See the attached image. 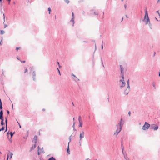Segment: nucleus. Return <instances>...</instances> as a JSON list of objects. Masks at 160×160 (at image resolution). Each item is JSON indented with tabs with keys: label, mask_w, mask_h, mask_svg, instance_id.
<instances>
[{
	"label": "nucleus",
	"mask_w": 160,
	"mask_h": 160,
	"mask_svg": "<svg viewBox=\"0 0 160 160\" xmlns=\"http://www.w3.org/2000/svg\"><path fill=\"white\" fill-rule=\"evenodd\" d=\"M69 142H68V148H67V153L68 154H70V151L69 150Z\"/></svg>",
	"instance_id": "15"
},
{
	"label": "nucleus",
	"mask_w": 160,
	"mask_h": 160,
	"mask_svg": "<svg viewBox=\"0 0 160 160\" xmlns=\"http://www.w3.org/2000/svg\"><path fill=\"white\" fill-rule=\"evenodd\" d=\"M36 144H35L33 146H32V147L31 149V150H32L35 148H36Z\"/></svg>",
	"instance_id": "19"
},
{
	"label": "nucleus",
	"mask_w": 160,
	"mask_h": 160,
	"mask_svg": "<svg viewBox=\"0 0 160 160\" xmlns=\"http://www.w3.org/2000/svg\"><path fill=\"white\" fill-rule=\"evenodd\" d=\"M1 124L2 126H3L4 124V120H1Z\"/></svg>",
	"instance_id": "24"
},
{
	"label": "nucleus",
	"mask_w": 160,
	"mask_h": 160,
	"mask_svg": "<svg viewBox=\"0 0 160 160\" xmlns=\"http://www.w3.org/2000/svg\"><path fill=\"white\" fill-rule=\"evenodd\" d=\"M125 16H126V18H128V16L127 15H126Z\"/></svg>",
	"instance_id": "60"
},
{
	"label": "nucleus",
	"mask_w": 160,
	"mask_h": 160,
	"mask_svg": "<svg viewBox=\"0 0 160 160\" xmlns=\"http://www.w3.org/2000/svg\"><path fill=\"white\" fill-rule=\"evenodd\" d=\"M127 4H125L124 5V8H125L126 9V7H127Z\"/></svg>",
	"instance_id": "48"
},
{
	"label": "nucleus",
	"mask_w": 160,
	"mask_h": 160,
	"mask_svg": "<svg viewBox=\"0 0 160 160\" xmlns=\"http://www.w3.org/2000/svg\"><path fill=\"white\" fill-rule=\"evenodd\" d=\"M152 86L155 89L156 88L155 84L154 82L152 83Z\"/></svg>",
	"instance_id": "33"
},
{
	"label": "nucleus",
	"mask_w": 160,
	"mask_h": 160,
	"mask_svg": "<svg viewBox=\"0 0 160 160\" xmlns=\"http://www.w3.org/2000/svg\"><path fill=\"white\" fill-rule=\"evenodd\" d=\"M79 122V127H82V122Z\"/></svg>",
	"instance_id": "26"
},
{
	"label": "nucleus",
	"mask_w": 160,
	"mask_h": 160,
	"mask_svg": "<svg viewBox=\"0 0 160 160\" xmlns=\"http://www.w3.org/2000/svg\"><path fill=\"white\" fill-rule=\"evenodd\" d=\"M38 151L40 150V152L41 153H44L45 152H44V150H43V148H42L41 149H40L39 147L38 146Z\"/></svg>",
	"instance_id": "13"
},
{
	"label": "nucleus",
	"mask_w": 160,
	"mask_h": 160,
	"mask_svg": "<svg viewBox=\"0 0 160 160\" xmlns=\"http://www.w3.org/2000/svg\"><path fill=\"white\" fill-rule=\"evenodd\" d=\"M30 73L31 74L32 72V77L33 80L34 81H36V78H35V77L36 76V73L35 71L34 70V68L33 67H30Z\"/></svg>",
	"instance_id": "2"
},
{
	"label": "nucleus",
	"mask_w": 160,
	"mask_h": 160,
	"mask_svg": "<svg viewBox=\"0 0 160 160\" xmlns=\"http://www.w3.org/2000/svg\"><path fill=\"white\" fill-rule=\"evenodd\" d=\"M155 18L156 20L157 21H158V19H157V18L156 17Z\"/></svg>",
	"instance_id": "63"
},
{
	"label": "nucleus",
	"mask_w": 160,
	"mask_h": 160,
	"mask_svg": "<svg viewBox=\"0 0 160 160\" xmlns=\"http://www.w3.org/2000/svg\"><path fill=\"white\" fill-rule=\"evenodd\" d=\"M57 69H58V73L59 74L61 75V73H60V70H59V69H58V68H57Z\"/></svg>",
	"instance_id": "40"
},
{
	"label": "nucleus",
	"mask_w": 160,
	"mask_h": 160,
	"mask_svg": "<svg viewBox=\"0 0 160 160\" xmlns=\"http://www.w3.org/2000/svg\"><path fill=\"white\" fill-rule=\"evenodd\" d=\"M150 126L149 124L148 123L146 122H145L144 124L142 127V129L143 130H146L148 129L149 127H150Z\"/></svg>",
	"instance_id": "3"
},
{
	"label": "nucleus",
	"mask_w": 160,
	"mask_h": 160,
	"mask_svg": "<svg viewBox=\"0 0 160 160\" xmlns=\"http://www.w3.org/2000/svg\"><path fill=\"white\" fill-rule=\"evenodd\" d=\"M85 160H90V159L89 158H87L85 159Z\"/></svg>",
	"instance_id": "57"
},
{
	"label": "nucleus",
	"mask_w": 160,
	"mask_h": 160,
	"mask_svg": "<svg viewBox=\"0 0 160 160\" xmlns=\"http://www.w3.org/2000/svg\"><path fill=\"white\" fill-rule=\"evenodd\" d=\"M159 77H160V72H159Z\"/></svg>",
	"instance_id": "64"
},
{
	"label": "nucleus",
	"mask_w": 160,
	"mask_h": 160,
	"mask_svg": "<svg viewBox=\"0 0 160 160\" xmlns=\"http://www.w3.org/2000/svg\"><path fill=\"white\" fill-rule=\"evenodd\" d=\"M127 84H128V86H129V87H130V86H129V80H128V81Z\"/></svg>",
	"instance_id": "37"
},
{
	"label": "nucleus",
	"mask_w": 160,
	"mask_h": 160,
	"mask_svg": "<svg viewBox=\"0 0 160 160\" xmlns=\"http://www.w3.org/2000/svg\"><path fill=\"white\" fill-rule=\"evenodd\" d=\"M123 154V155L124 158L126 160H129V159L127 157L126 154L124 153V154Z\"/></svg>",
	"instance_id": "14"
},
{
	"label": "nucleus",
	"mask_w": 160,
	"mask_h": 160,
	"mask_svg": "<svg viewBox=\"0 0 160 160\" xmlns=\"http://www.w3.org/2000/svg\"><path fill=\"white\" fill-rule=\"evenodd\" d=\"M120 82H122V85L120 86V88H122L125 86L126 83L124 82V80H122V79H121L120 80Z\"/></svg>",
	"instance_id": "7"
},
{
	"label": "nucleus",
	"mask_w": 160,
	"mask_h": 160,
	"mask_svg": "<svg viewBox=\"0 0 160 160\" xmlns=\"http://www.w3.org/2000/svg\"><path fill=\"white\" fill-rule=\"evenodd\" d=\"M28 72V69H25V71H24V73H26V72Z\"/></svg>",
	"instance_id": "47"
},
{
	"label": "nucleus",
	"mask_w": 160,
	"mask_h": 160,
	"mask_svg": "<svg viewBox=\"0 0 160 160\" xmlns=\"http://www.w3.org/2000/svg\"><path fill=\"white\" fill-rule=\"evenodd\" d=\"M122 119H121L120 121L119 122V123L117 125H118V127L119 128V130L118 132H120L122 129V126L123 125V123L122 122Z\"/></svg>",
	"instance_id": "4"
},
{
	"label": "nucleus",
	"mask_w": 160,
	"mask_h": 160,
	"mask_svg": "<svg viewBox=\"0 0 160 160\" xmlns=\"http://www.w3.org/2000/svg\"><path fill=\"white\" fill-rule=\"evenodd\" d=\"M156 12L158 14V16H159V17L160 18V14L159 12V11H158Z\"/></svg>",
	"instance_id": "38"
},
{
	"label": "nucleus",
	"mask_w": 160,
	"mask_h": 160,
	"mask_svg": "<svg viewBox=\"0 0 160 160\" xmlns=\"http://www.w3.org/2000/svg\"><path fill=\"white\" fill-rule=\"evenodd\" d=\"M101 63H102V67L103 68H104V64H103V61H102V58H101Z\"/></svg>",
	"instance_id": "23"
},
{
	"label": "nucleus",
	"mask_w": 160,
	"mask_h": 160,
	"mask_svg": "<svg viewBox=\"0 0 160 160\" xmlns=\"http://www.w3.org/2000/svg\"><path fill=\"white\" fill-rule=\"evenodd\" d=\"M7 123H8L7 119H6V120H5V124H6V126H7Z\"/></svg>",
	"instance_id": "36"
},
{
	"label": "nucleus",
	"mask_w": 160,
	"mask_h": 160,
	"mask_svg": "<svg viewBox=\"0 0 160 160\" xmlns=\"http://www.w3.org/2000/svg\"><path fill=\"white\" fill-rule=\"evenodd\" d=\"M128 114L129 116H130V115H131V112L130 111H129L128 112Z\"/></svg>",
	"instance_id": "46"
},
{
	"label": "nucleus",
	"mask_w": 160,
	"mask_h": 160,
	"mask_svg": "<svg viewBox=\"0 0 160 160\" xmlns=\"http://www.w3.org/2000/svg\"><path fill=\"white\" fill-rule=\"evenodd\" d=\"M121 77L122 79V80H124V74H121Z\"/></svg>",
	"instance_id": "22"
},
{
	"label": "nucleus",
	"mask_w": 160,
	"mask_h": 160,
	"mask_svg": "<svg viewBox=\"0 0 160 160\" xmlns=\"http://www.w3.org/2000/svg\"><path fill=\"white\" fill-rule=\"evenodd\" d=\"M13 155V154L12 153V152H11L10 153V159H11V158L12 157V156Z\"/></svg>",
	"instance_id": "34"
},
{
	"label": "nucleus",
	"mask_w": 160,
	"mask_h": 160,
	"mask_svg": "<svg viewBox=\"0 0 160 160\" xmlns=\"http://www.w3.org/2000/svg\"><path fill=\"white\" fill-rule=\"evenodd\" d=\"M84 132L83 131H82L81 133L80 134L79 138L80 140H81L82 139L84 138Z\"/></svg>",
	"instance_id": "8"
},
{
	"label": "nucleus",
	"mask_w": 160,
	"mask_h": 160,
	"mask_svg": "<svg viewBox=\"0 0 160 160\" xmlns=\"http://www.w3.org/2000/svg\"><path fill=\"white\" fill-rule=\"evenodd\" d=\"M71 22H72V26H74V24L75 23V22H74V18H72L71 20H70V21Z\"/></svg>",
	"instance_id": "16"
},
{
	"label": "nucleus",
	"mask_w": 160,
	"mask_h": 160,
	"mask_svg": "<svg viewBox=\"0 0 160 160\" xmlns=\"http://www.w3.org/2000/svg\"><path fill=\"white\" fill-rule=\"evenodd\" d=\"M143 22H145L146 25L150 22V20L148 15V12L146 10H145V15L144 18L142 20Z\"/></svg>",
	"instance_id": "1"
},
{
	"label": "nucleus",
	"mask_w": 160,
	"mask_h": 160,
	"mask_svg": "<svg viewBox=\"0 0 160 160\" xmlns=\"http://www.w3.org/2000/svg\"><path fill=\"white\" fill-rule=\"evenodd\" d=\"M8 27V25H5L4 28H5L6 27Z\"/></svg>",
	"instance_id": "53"
},
{
	"label": "nucleus",
	"mask_w": 160,
	"mask_h": 160,
	"mask_svg": "<svg viewBox=\"0 0 160 160\" xmlns=\"http://www.w3.org/2000/svg\"><path fill=\"white\" fill-rule=\"evenodd\" d=\"M95 50H96V48H97L96 44H95Z\"/></svg>",
	"instance_id": "52"
},
{
	"label": "nucleus",
	"mask_w": 160,
	"mask_h": 160,
	"mask_svg": "<svg viewBox=\"0 0 160 160\" xmlns=\"http://www.w3.org/2000/svg\"><path fill=\"white\" fill-rule=\"evenodd\" d=\"M28 137V135L27 136H26V137H23V138H24L25 139H26Z\"/></svg>",
	"instance_id": "49"
},
{
	"label": "nucleus",
	"mask_w": 160,
	"mask_h": 160,
	"mask_svg": "<svg viewBox=\"0 0 160 160\" xmlns=\"http://www.w3.org/2000/svg\"><path fill=\"white\" fill-rule=\"evenodd\" d=\"M4 127H2V128L1 129H0V131L3 130H4Z\"/></svg>",
	"instance_id": "32"
},
{
	"label": "nucleus",
	"mask_w": 160,
	"mask_h": 160,
	"mask_svg": "<svg viewBox=\"0 0 160 160\" xmlns=\"http://www.w3.org/2000/svg\"><path fill=\"white\" fill-rule=\"evenodd\" d=\"M72 75L73 76L72 78V79L74 80L76 82H77L79 80V79H78L74 74H73L72 73Z\"/></svg>",
	"instance_id": "9"
},
{
	"label": "nucleus",
	"mask_w": 160,
	"mask_h": 160,
	"mask_svg": "<svg viewBox=\"0 0 160 160\" xmlns=\"http://www.w3.org/2000/svg\"><path fill=\"white\" fill-rule=\"evenodd\" d=\"M2 40H1V42H0V45L2 44V43H1V42H2Z\"/></svg>",
	"instance_id": "58"
},
{
	"label": "nucleus",
	"mask_w": 160,
	"mask_h": 160,
	"mask_svg": "<svg viewBox=\"0 0 160 160\" xmlns=\"http://www.w3.org/2000/svg\"><path fill=\"white\" fill-rule=\"evenodd\" d=\"M94 14L95 15H98V13H96L95 12H94Z\"/></svg>",
	"instance_id": "54"
},
{
	"label": "nucleus",
	"mask_w": 160,
	"mask_h": 160,
	"mask_svg": "<svg viewBox=\"0 0 160 160\" xmlns=\"http://www.w3.org/2000/svg\"><path fill=\"white\" fill-rule=\"evenodd\" d=\"M78 121H79V122H81V116H79V117H78Z\"/></svg>",
	"instance_id": "29"
},
{
	"label": "nucleus",
	"mask_w": 160,
	"mask_h": 160,
	"mask_svg": "<svg viewBox=\"0 0 160 160\" xmlns=\"http://www.w3.org/2000/svg\"><path fill=\"white\" fill-rule=\"evenodd\" d=\"M48 160H56L53 157H52L48 159Z\"/></svg>",
	"instance_id": "17"
},
{
	"label": "nucleus",
	"mask_w": 160,
	"mask_h": 160,
	"mask_svg": "<svg viewBox=\"0 0 160 160\" xmlns=\"http://www.w3.org/2000/svg\"><path fill=\"white\" fill-rule=\"evenodd\" d=\"M117 129L116 131V132H114V135L117 136V135L120 132H118V131L119 130V128L118 127V125H117Z\"/></svg>",
	"instance_id": "10"
},
{
	"label": "nucleus",
	"mask_w": 160,
	"mask_h": 160,
	"mask_svg": "<svg viewBox=\"0 0 160 160\" xmlns=\"http://www.w3.org/2000/svg\"><path fill=\"white\" fill-rule=\"evenodd\" d=\"M102 44H103V42H102V46H102L101 48H102V49H103V45H102Z\"/></svg>",
	"instance_id": "50"
},
{
	"label": "nucleus",
	"mask_w": 160,
	"mask_h": 160,
	"mask_svg": "<svg viewBox=\"0 0 160 160\" xmlns=\"http://www.w3.org/2000/svg\"><path fill=\"white\" fill-rule=\"evenodd\" d=\"M14 133H15V132H14L13 133L12 132H10V134L11 135V138H12L13 136Z\"/></svg>",
	"instance_id": "21"
},
{
	"label": "nucleus",
	"mask_w": 160,
	"mask_h": 160,
	"mask_svg": "<svg viewBox=\"0 0 160 160\" xmlns=\"http://www.w3.org/2000/svg\"><path fill=\"white\" fill-rule=\"evenodd\" d=\"M75 122H74L73 125H72L73 128H75Z\"/></svg>",
	"instance_id": "42"
},
{
	"label": "nucleus",
	"mask_w": 160,
	"mask_h": 160,
	"mask_svg": "<svg viewBox=\"0 0 160 160\" xmlns=\"http://www.w3.org/2000/svg\"><path fill=\"white\" fill-rule=\"evenodd\" d=\"M73 130L74 131H76V130L75 129V128H73Z\"/></svg>",
	"instance_id": "55"
},
{
	"label": "nucleus",
	"mask_w": 160,
	"mask_h": 160,
	"mask_svg": "<svg viewBox=\"0 0 160 160\" xmlns=\"http://www.w3.org/2000/svg\"><path fill=\"white\" fill-rule=\"evenodd\" d=\"M0 115H3V112L2 110L0 111Z\"/></svg>",
	"instance_id": "31"
},
{
	"label": "nucleus",
	"mask_w": 160,
	"mask_h": 160,
	"mask_svg": "<svg viewBox=\"0 0 160 160\" xmlns=\"http://www.w3.org/2000/svg\"><path fill=\"white\" fill-rule=\"evenodd\" d=\"M2 108V102L1 101V100L0 98V108Z\"/></svg>",
	"instance_id": "27"
},
{
	"label": "nucleus",
	"mask_w": 160,
	"mask_h": 160,
	"mask_svg": "<svg viewBox=\"0 0 160 160\" xmlns=\"http://www.w3.org/2000/svg\"><path fill=\"white\" fill-rule=\"evenodd\" d=\"M37 136L36 135H35L34 136L33 139L32 140V142H34L35 143V144L37 142Z\"/></svg>",
	"instance_id": "12"
},
{
	"label": "nucleus",
	"mask_w": 160,
	"mask_h": 160,
	"mask_svg": "<svg viewBox=\"0 0 160 160\" xmlns=\"http://www.w3.org/2000/svg\"><path fill=\"white\" fill-rule=\"evenodd\" d=\"M69 142H70L71 141V135L70 136L69 138Z\"/></svg>",
	"instance_id": "41"
},
{
	"label": "nucleus",
	"mask_w": 160,
	"mask_h": 160,
	"mask_svg": "<svg viewBox=\"0 0 160 160\" xmlns=\"http://www.w3.org/2000/svg\"><path fill=\"white\" fill-rule=\"evenodd\" d=\"M3 17H4L3 18H4V19H5V16H4V14H3Z\"/></svg>",
	"instance_id": "62"
},
{
	"label": "nucleus",
	"mask_w": 160,
	"mask_h": 160,
	"mask_svg": "<svg viewBox=\"0 0 160 160\" xmlns=\"http://www.w3.org/2000/svg\"><path fill=\"white\" fill-rule=\"evenodd\" d=\"M159 2H160V0H158L157 2L159 3Z\"/></svg>",
	"instance_id": "59"
},
{
	"label": "nucleus",
	"mask_w": 160,
	"mask_h": 160,
	"mask_svg": "<svg viewBox=\"0 0 160 160\" xmlns=\"http://www.w3.org/2000/svg\"><path fill=\"white\" fill-rule=\"evenodd\" d=\"M148 24L150 28L151 29H152V28H151L152 24H151L150 23V22L149 23H148Z\"/></svg>",
	"instance_id": "35"
},
{
	"label": "nucleus",
	"mask_w": 160,
	"mask_h": 160,
	"mask_svg": "<svg viewBox=\"0 0 160 160\" xmlns=\"http://www.w3.org/2000/svg\"><path fill=\"white\" fill-rule=\"evenodd\" d=\"M130 90V87H129V86H127V88L124 91V94L126 95H128Z\"/></svg>",
	"instance_id": "6"
},
{
	"label": "nucleus",
	"mask_w": 160,
	"mask_h": 160,
	"mask_svg": "<svg viewBox=\"0 0 160 160\" xmlns=\"http://www.w3.org/2000/svg\"><path fill=\"white\" fill-rule=\"evenodd\" d=\"M72 18H74V13L73 12H72Z\"/></svg>",
	"instance_id": "39"
},
{
	"label": "nucleus",
	"mask_w": 160,
	"mask_h": 160,
	"mask_svg": "<svg viewBox=\"0 0 160 160\" xmlns=\"http://www.w3.org/2000/svg\"><path fill=\"white\" fill-rule=\"evenodd\" d=\"M7 113L8 114H9V112L8 110H7Z\"/></svg>",
	"instance_id": "51"
},
{
	"label": "nucleus",
	"mask_w": 160,
	"mask_h": 160,
	"mask_svg": "<svg viewBox=\"0 0 160 160\" xmlns=\"http://www.w3.org/2000/svg\"><path fill=\"white\" fill-rule=\"evenodd\" d=\"M8 156H9V155H8V157H7V160H8Z\"/></svg>",
	"instance_id": "61"
},
{
	"label": "nucleus",
	"mask_w": 160,
	"mask_h": 160,
	"mask_svg": "<svg viewBox=\"0 0 160 160\" xmlns=\"http://www.w3.org/2000/svg\"><path fill=\"white\" fill-rule=\"evenodd\" d=\"M20 47H17L16 48V49L17 50H18L19 49H20Z\"/></svg>",
	"instance_id": "43"
},
{
	"label": "nucleus",
	"mask_w": 160,
	"mask_h": 160,
	"mask_svg": "<svg viewBox=\"0 0 160 160\" xmlns=\"http://www.w3.org/2000/svg\"><path fill=\"white\" fill-rule=\"evenodd\" d=\"M0 32H1V34L2 35L4 34L5 33V32L3 30H1Z\"/></svg>",
	"instance_id": "30"
},
{
	"label": "nucleus",
	"mask_w": 160,
	"mask_h": 160,
	"mask_svg": "<svg viewBox=\"0 0 160 160\" xmlns=\"http://www.w3.org/2000/svg\"><path fill=\"white\" fill-rule=\"evenodd\" d=\"M121 146H122V153L123 154H124V153L123 152V149H124V148H123L122 147V144H121Z\"/></svg>",
	"instance_id": "20"
},
{
	"label": "nucleus",
	"mask_w": 160,
	"mask_h": 160,
	"mask_svg": "<svg viewBox=\"0 0 160 160\" xmlns=\"http://www.w3.org/2000/svg\"><path fill=\"white\" fill-rule=\"evenodd\" d=\"M51 9L50 7H49L48 8V11H49V14H50V12L51 11Z\"/></svg>",
	"instance_id": "28"
},
{
	"label": "nucleus",
	"mask_w": 160,
	"mask_h": 160,
	"mask_svg": "<svg viewBox=\"0 0 160 160\" xmlns=\"http://www.w3.org/2000/svg\"><path fill=\"white\" fill-rule=\"evenodd\" d=\"M0 119L1 120H4L3 115H0Z\"/></svg>",
	"instance_id": "18"
},
{
	"label": "nucleus",
	"mask_w": 160,
	"mask_h": 160,
	"mask_svg": "<svg viewBox=\"0 0 160 160\" xmlns=\"http://www.w3.org/2000/svg\"><path fill=\"white\" fill-rule=\"evenodd\" d=\"M120 68L121 74H124V68L121 65H120Z\"/></svg>",
	"instance_id": "11"
},
{
	"label": "nucleus",
	"mask_w": 160,
	"mask_h": 160,
	"mask_svg": "<svg viewBox=\"0 0 160 160\" xmlns=\"http://www.w3.org/2000/svg\"><path fill=\"white\" fill-rule=\"evenodd\" d=\"M64 1L67 3L68 4L70 2L69 0H64Z\"/></svg>",
	"instance_id": "25"
},
{
	"label": "nucleus",
	"mask_w": 160,
	"mask_h": 160,
	"mask_svg": "<svg viewBox=\"0 0 160 160\" xmlns=\"http://www.w3.org/2000/svg\"><path fill=\"white\" fill-rule=\"evenodd\" d=\"M41 153L40 151H38V155H40Z\"/></svg>",
	"instance_id": "44"
},
{
	"label": "nucleus",
	"mask_w": 160,
	"mask_h": 160,
	"mask_svg": "<svg viewBox=\"0 0 160 160\" xmlns=\"http://www.w3.org/2000/svg\"><path fill=\"white\" fill-rule=\"evenodd\" d=\"M21 61V62L22 63V62L24 63V62H25V61Z\"/></svg>",
	"instance_id": "56"
},
{
	"label": "nucleus",
	"mask_w": 160,
	"mask_h": 160,
	"mask_svg": "<svg viewBox=\"0 0 160 160\" xmlns=\"http://www.w3.org/2000/svg\"><path fill=\"white\" fill-rule=\"evenodd\" d=\"M17 120V122L18 125H19V128H21V126L20 125V124L18 122L17 120Z\"/></svg>",
	"instance_id": "45"
},
{
	"label": "nucleus",
	"mask_w": 160,
	"mask_h": 160,
	"mask_svg": "<svg viewBox=\"0 0 160 160\" xmlns=\"http://www.w3.org/2000/svg\"><path fill=\"white\" fill-rule=\"evenodd\" d=\"M158 126H155L154 124L150 126V129H153L154 131H156L158 130Z\"/></svg>",
	"instance_id": "5"
}]
</instances>
